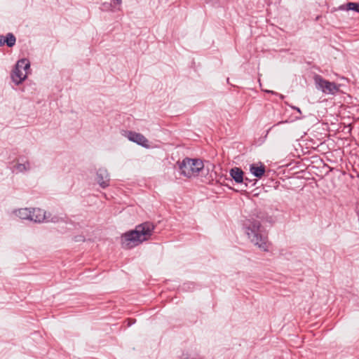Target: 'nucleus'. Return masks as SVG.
Returning a JSON list of instances; mask_svg holds the SVG:
<instances>
[{
	"label": "nucleus",
	"instance_id": "423d86ee",
	"mask_svg": "<svg viewBox=\"0 0 359 359\" xmlns=\"http://www.w3.org/2000/svg\"><path fill=\"white\" fill-rule=\"evenodd\" d=\"M50 214L48 215H46V212L40 208H33L31 210L30 214V220L34 221V222H58L60 218L57 216H54L50 218Z\"/></svg>",
	"mask_w": 359,
	"mask_h": 359
},
{
	"label": "nucleus",
	"instance_id": "f3484780",
	"mask_svg": "<svg viewBox=\"0 0 359 359\" xmlns=\"http://www.w3.org/2000/svg\"><path fill=\"white\" fill-rule=\"evenodd\" d=\"M4 36H0V46H4L5 43H3V39H4Z\"/></svg>",
	"mask_w": 359,
	"mask_h": 359
},
{
	"label": "nucleus",
	"instance_id": "a211bd4d",
	"mask_svg": "<svg viewBox=\"0 0 359 359\" xmlns=\"http://www.w3.org/2000/svg\"><path fill=\"white\" fill-rule=\"evenodd\" d=\"M292 109H294V110H296L297 112H299V114H302V111H301V109L297 107H292Z\"/></svg>",
	"mask_w": 359,
	"mask_h": 359
},
{
	"label": "nucleus",
	"instance_id": "f8f14e48",
	"mask_svg": "<svg viewBox=\"0 0 359 359\" xmlns=\"http://www.w3.org/2000/svg\"><path fill=\"white\" fill-rule=\"evenodd\" d=\"M31 168L30 163L29 161H26L24 163H17L13 168V172H16L17 173L23 172L29 170Z\"/></svg>",
	"mask_w": 359,
	"mask_h": 359
},
{
	"label": "nucleus",
	"instance_id": "dca6fc26",
	"mask_svg": "<svg viewBox=\"0 0 359 359\" xmlns=\"http://www.w3.org/2000/svg\"><path fill=\"white\" fill-rule=\"evenodd\" d=\"M252 181L250 180H249L248 177H245L244 178V181H243V183L245 184V186H248V184L250 182H251Z\"/></svg>",
	"mask_w": 359,
	"mask_h": 359
},
{
	"label": "nucleus",
	"instance_id": "9b49d317",
	"mask_svg": "<svg viewBox=\"0 0 359 359\" xmlns=\"http://www.w3.org/2000/svg\"><path fill=\"white\" fill-rule=\"evenodd\" d=\"M250 171L255 177L262 178L265 173V166L262 163L259 166L253 163L250 165Z\"/></svg>",
	"mask_w": 359,
	"mask_h": 359
},
{
	"label": "nucleus",
	"instance_id": "4468645a",
	"mask_svg": "<svg viewBox=\"0 0 359 359\" xmlns=\"http://www.w3.org/2000/svg\"><path fill=\"white\" fill-rule=\"evenodd\" d=\"M30 214L31 209L29 208H22L18 210V216L22 219H29L30 220Z\"/></svg>",
	"mask_w": 359,
	"mask_h": 359
},
{
	"label": "nucleus",
	"instance_id": "9d476101",
	"mask_svg": "<svg viewBox=\"0 0 359 359\" xmlns=\"http://www.w3.org/2000/svg\"><path fill=\"white\" fill-rule=\"evenodd\" d=\"M230 176L236 183H243L244 181V172L241 168L234 167L230 170Z\"/></svg>",
	"mask_w": 359,
	"mask_h": 359
},
{
	"label": "nucleus",
	"instance_id": "f03ea898",
	"mask_svg": "<svg viewBox=\"0 0 359 359\" xmlns=\"http://www.w3.org/2000/svg\"><path fill=\"white\" fill-rule=\"evenodd\" d=\"M155 226L146 222L136 226L135 229L126 232L121 236L122 245L130 248L146 241L151 236Z\"/></svg>",
	"mask_w": 359,
	"mask_h": 359
},
{
	"label": "nucleus",
	"instance_id": "6ab92c4d",
	"mask_svg": "<svg viewBox=\"0 0 359 359\" xmlns=\"http://www.w3.org/2000/svg\"><path fill=\"white\" fill-rule=\"evenodd\" d=\"M103 6H105V7H110L111 6V4H107V3H104L102 4Z\"/></svg>",
	"mask_w": 359,
	"mask_h": 359
},
{
	"label": "nucleus",
	"instance_id": "7ed1b4c3",
	"mask_svg": "<svg viewBox=\"0 0 359 359\" xmlns=\"http://www.w3.org/2000/svg\"><path fill=\"white\" fill-rule=\"evenodd\" d=\"M180 173L187 178L195 177L203 169V162L199 158H184L182 161L177 162Z\"/></svg>",
	"mask_w": 359,
	"mask_h": 359
},
{
	"label": "nucleus",
	"instance_id": "ddd939ff",
	"mask_svg": "<svg viewBox=\"0 0 359 359\" xmlns=\"http://www.w3.org/2000/svg\"><path fill=\"white\" fill-rule=\"evenodd\" d=\"M16 42V38L12 33H8L3 39V43L6 44V46L9 48H11L15 46Z\"/></svg>",
	"mask_w": 359,
	"mask_h": 359
},
{
	"label": "nucleus",
	"instance_id": "20e7f679",
	"mask_svg": "<svg viewBox=\"0 0 359 359\" xmlns=\"http://www.w3.org/2000/svg\"><path fill=\"white\" fill-rule=\"evenodd\" d=\"M30 62L29 60L26 58L20 59L18 61L14 69L11 73L12 81L16 84H20L26 78L27 74H24L22 69L25 71L29 69Z\"/></svg>",
	"mask_w": 359,
	"mask_h": 359
},
{
	"label": "nucleus",
	"instance_id": "2eb2a0df",
	"mask_svg": "<svg viewBox=\"0 0 359 359\" xmlns=\"http://www.w3.org/2000/svg\"><path fill=\"white\" fill-rule=\"evenodd\" d=\"M114 4L121 6L122 4V0H111Z\"/></svg>",
	"mask_w": 359,
	"mask_h": 359
},
{
	"label": "nucleus",
	"instance_id": "f257e3e1",
	"mask_svg": "<svg viewBox=\"0 0 359 359\" xmlns=\"http://www.w3.org/2000/svg\"><path fill=\"white\" fill-rule=\"evenodd\" d=\"M267 219L264 213L259 212L255 218L252 217L248 219L243 226L250 242L264 252L269 251L268 238L262 229V223L267 221Z\"/></svg>",
	"mask_w": 359,
	"mask_h": 359
},
{
	"label": "nucleus",
	"instance_id": "1a4fd4ad",
	"mask_svg": "<svg viewBox=\"0 0 359 359\" xmlns=\"http://www.w3.org/2000/svg\"><path fill=\"white\" fill-rule=\"evenodd\" d=\"M337 11H353L358 13H359V3L357 2H348L346 4L340 5L337 8H333L331 10L332 13H334Z\"/></svg>",
	"mask_w": 359,
	"mask_h": 359
},
{
	"label": "nucleus",
	"instance_id": "39448f33",
	"mask_svg": "<svg viewBox=\"0 0 359 359\" xmlns=\"http://www.w3.org/2000/svg\"><path fill=\"white\" fill-rule=\"evenodd\" d=\"M313 79L317 89L323 93L334 95L339 91V87L334 82H330L318 74L315 75Z\"/></svg>",
	"mask_w": 359,
	"mask_h": 359
},
{
	"label": "nucleus",
	"instance_id": "aec40b11",
	"mask_svg": "<svg viewBox=\"0 0 359 359\" xmlns=\"http://www.w3.org/2000/svg\"><path fill=\"white\" fill-rule=\"evenodd\" d=\"M284 123V122H283V121H280V122H278V123H277V125H280V124H281V123Z\"/></svg>",
	"mask_w": 359,
	"mask_h": 359
},
{
	"label": "nucleus",
	"instance_id": "6e6552de",
	"mask_svg": "<svg viewBox=\"0 0 359 359\" xmlns=\"http://www.w3.org/2000/svg\"><path fill=\"white\" fill-rule=\"evenodd\" d=\"M97 182L102 188L105 189L109 186L110 178L109 173L106 169L100 168L97 171Z\"/></svg>",
	"mask_w": 359,
	"mask_h": 359
},
{
	"label": "nucleus",
	"instance_id": "0eeeda50",
	"mask_svg": "<svg viewBox=\"0 0 359 359\" xmlns=\"http://www.w3.org/2000/svg\"><path fill=\"white\" fill-rule=\"evenodd\" d=\"M127 137L130 141L135 142L143 147H149L148 140L141 133L133 131H129L128 133Z\"/></svg>",
	"mask_w": 359,
	"mask_h": 359
}]
</instances>
